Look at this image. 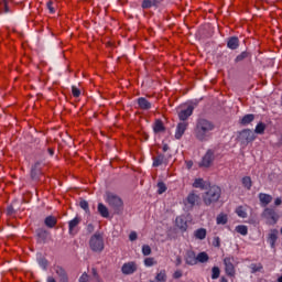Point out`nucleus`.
<instances>
[{
	"label": "nucleus",
	"mask_w": 282,
	"mask_h": 282,
	"mask_svg": "<svg viewBox=\"0 0 282 282\" xmlns=\"http://www.w3.org/2000/svg\"><path fill=\"white\" fill-rule=\"evenodd\" d=\"M215 131V122L200 118L196 122L194 129V135L198 142H208L213 138V132Z\"/></svg>",
	"instance_id": "obj_1"
},
{
	"label": "nucleus",
	"mask_w": 282,
	"mask_h": 282,
	"mask_svg": "<svg viewBox=\"0 0 282 282\" xmlns=\"http://www.w3.org/2000/svg\"><path fill=\"white\" fill-rule=\"evenodd\" d=\"M104 199L106 204H108L113 215H122V212L124 210V202L122 198H120V196L115 193L107 192L104 196Z\"/></svg>",
	"instance_id": "obj_2"
},
{
	"label": "nucleus",
	"mask_w": 282,
	"mask_h": 282,
	"mask_svg": "<svg viewBox=\"0 0 282 282\" xmlns=\"http://www.w3.org/2000/svg\"><path fill=\"white\" fill-rule=\"evenodd\" d=\"M221 197V188L219 186H212L203 195V202L205 206H210V204H215V202H219Z\"/></svg>",
	"instance_id": "obj_3"
},
{
	"label": "nucleus",
	"mask_w": 282,
	"mask_h": 282,
	"mask_svg": "<svg viewBox=\"0 0 282 282\" xmlns=\"http://www.w3.org/2000/svg\"><path fill=\"white\" fill-rule=\"evenodd\" d=\"M89 246L93 252H102L105 250V238L101 234H95L90 237Z\"/></svg>",
	"instance_id": "obj_4"
},
{
	"label": "nucleus",
	"mask_w": 282,
	"mask_h": 282,
	"mask_svg": "<svg viewBox=\"0 0 282 282\" xmlns=\"http://www.w3.org/2000/svg\"><path fill=\"white\" fill-rule=\"evenodd\" d=\"M235 257H226L224 259V265H225V272L227 276H231L235 279V275L237 274V270H235Z\"/></svg>",
	"instance_id": "obj_5"
},
{
	"label": "nucleus",
	"mask_w": 282,
	"mask_h": 282,
	"mask_svg": "<svg viewBox=\"0 0 282 282\" xmlns=\"http://www.w3.org/2000/svg\"><path fill=\"white\" fill-rule=\"evenodd\" d=\"M121 272L126 276H129L131 274H135L138 272V263L135 261H129L122 264Z\"/></svg>",
	"instance_id": "obj_6"
},
{
	"label": "nucleus",
	"mask_w": 282,
	"mask_h": 282,
	"mask_svg": "<svg viewBox=\"0 0 282 282\" xmlns=\"http://www.w3.org/2000/svg\"><path fill=\"white\" fill-rule=\"evenodd\" d=\"M239 140L242 143L249 144V142H254V140H257V135L252 130L247 129L240 132Z\"/></svg>",
	"instance_id": "obj_7"
},
{
	"label": "nucleus",
	"mask_w": 282,
	"mask_h": 282,
	"mask_svg": "<svg viewBox=\"0 0 282 282\" xmlns=\"http://www.w3.org/2000/svg\"><path fill=\"white\" fill-rule=\"evenodd\" d=\"M215 161V151L208 150L206 154L203 156V160L200 162V166H204L205 169H208L210 164Z\"/></svg>",
	"instance_id": "obj_8"
},
{
	"label": "nucleus",
	"mask_w": 282,
	"mask_h": 282,
	"mask_svg": "<svg viewBox=\"0 0 282 282\" xmlns=\"http://www.w3.org/2000/svg\"><path fill=\"white\" fill-rule=\"evenodd\" d=\"M262 217H264V219H268V221H271L272 224H276V221H279V216L276 215V212L272 208H265L262 213Z\"/></svg>",
	"instance_id": "obj_9"
},
{
	"label": "nucleus",
	"mask_w": 282,
	"mask_h": 282,
	"mask_svg": "<svg viewBox=\"0 0 282 282\" xmlns=\"http://www.w3.org/2000/svg\"><path fill=\"white\" fill-rule=\"evenodd\" d=\"M194 109L195 108L193 106H187L186 108H183L178 112L180 120H182L183 122H186V120H188V118H191V116H193Z\"/></svg>",
	"instance_id": "obj_10"
},
{
	"label": "nucleus",
	"mask_w": 282,
	"mask_h": 282,
	"mask_svg": "<svg viewBox=\"0 0 282 282\" xmlns=\"http://www.w3.org/2000/svg\"><path fill=\"white\" fill-rule=\"evenodd\" d=\"M184 259L186 265H197V256L195 254V251H186Z\"/></svg>",
	"instance_id": "obj_11"
},
{
	"label": "nucleus",
	"mask_w": 282,
	"mask_h": 282,
	"mask_svg": "<svg viewBox=\"0 0 282 282\" xmlns=\"http://www.w3.org/2000/svg\"><path fill=\"white\" fill-rule=\"evenodd\" d=\"M186 129H188V122L182 121L177 124L176 131H175V138L176 140H181L182 135L186 132Z\"/></svg>",
	"instance_id": "obj_12"
},
{
	"label": "nucleus",
	"mask_w": 282,
	"mask_h": 282,
	"mask_svg": "<svg viewBox=\"0 0 282 282\" xmlns=\"http://www.w3.org/2000/svg\"><path fill=\"white\" fill-rule=\"evenodd\" d=\"M137 104H138L139 109H142L143 111H149V109H151V107H152L151 101H149V100H148L147 98H144V97H140V98L137 100Z\"/></svg>",
	"instance_id": "obj_13"
},
{
	"label": "nucleus",
	"mask_w": 282,
	"mask_h": 282,
	"mask_svg": "<svg viewBox=\"0 0 282 282\" xmlns=\"http://www.w3.org/2000/svg\"><path fill=\"white\" fill-rule=\"evenodd\" d=\"M176 226L182 230L183 232H186V229L188 228V225L186 223V218L184 216L176 217Z\"/></svg>",
	"instance_id": "obj_14"
},
{
	"label": "nucleus",
	"mask_w": 282,
	"mask_h": 282,
	"mask_svg": "<svg viewBox=\"0 0 282 282\" xmlns=\"http://www.w3.org/2000/svg\"><path fill=\"white\" fill-rule=\"evenodd\" d=\"M53 270L57 274V276H59L61 281H67V272H65V269H63V267L55 265Z\"/></svg>",
	"instance_id": "obj_15"
},
{
	"label": "nucleus",
	"mask_w": 282,
	"mask_h": 282,
	"mask_svg": "<svg viewBox=\"0 0 282 282\" xmlns=\"http://www.w3.org/2000/svg\"><path fill=\"white\" fill-rule=\"evenodd\" d=\"M278 235H279V231L276 229L271 230V232L269 234L268 241H269L271 248H275L276 239H279Z\"/></svg>",
	"instance_id": "obj_16"
},
{
	"label": "nucleus",
	"mask_w": 282,
	"mask_h": 282,
	"mask_svg": "<svg viewBox=\"0 0 282 282\" xmlns=\"http://www.w3.org/2000/svg\"><path fill=\"white\" fill-rule=\"evenodd\" d=\"M41 174V163L36 162L31 169V177L32 180H39V175Z\"/></svg>",
	"instance_id": "obj_17"
},
{
	"label": "nucleus",
	"mask_w": 282,
	"mask_h": 282,
	"mask_svg": "<svg viewBox=\"0 0 282 282\" xmlns=\"http://www.w3.org/2000/svg\"><path fill=\"white\" fill-rule=\"evenodd\" d=\"M259 199L261 206H268L272 202V195L265 194V193H260L259 194Z\"/></svg>",
	"instance_id": "obj_18"
},
{
	"label": "nucleus",
	"mask_w": 282,
	"mask_h": 282,
	"mask_svg": "<svg viewBox=\"0 0 282 282\" xmlns=\"http://www.w3.org/2000/svg\"><path fill=\"white\" fill-rule=\"evenodd\" d=\"M97 210H98L99 215H101L105 219L109 218V208L107 206H105V204L99 203Z\"/></svg>",
	"instance_id": "obj_19"
},
{
	"label": "nucleus",
	"mask_w": 282,
	"mask_h": 282,
	"mask_svg": "<svg viewBox=\"0 0 282 282\" xmlns=\"http://www.w3.org/2000/svg\"><path fill=\"white\" fill-rule=\"evenodd\" d=\"M227 47L229 50H237L239 47V37L232 36L227 42Z\"/></svg>",
	"instance_id": "obj_20"
},
{
	"label": "nucleus",
	"mask_w": 282,
	"mask_h": 282,
	"mask_svg": "<svg viewBox=\"0 0 282 282\" xmlns=\"http://www.w3.org/2000/svg\"><path fill=\"white\" fill-rule=\"evenodd\" d=\"M187 203H188L191 206H195V205L199 204V195H197V194H195V193L188 194V196H187Z\"/></svg>",
	"instance_id": "obj_21"
},
{
	"label": "nucleus",
	"mask_w": 282,
	"mask_h": 282,
	"mask_svg": "<svg viewBox=\"0 0 282 282\" xmlns=\"http://www.w3.org/2000/svg\"><path fill=\"white\" fill-rule=\"evenodd\" d=\"M210 259V257H208V253L206 252H200L196 256V264L198 263H208V260Z\"/></svg>",
	"instance_id": "obj_22"
},
{
	"label": "nucleus",
	"mask_w": 282,
	"mask_h": 282,
	"mask_svg": "<svg viewBox=\"0 0 282 282\" xmlns=\"http://www.w3.org/2000/svg\"><path fill=\"white\" fill-rule=\"evenodd\" d=\"M166 270L162 269L160 272L156 273L154 282H166Z\"/></svg>",
	"instance_id": "obj_23"
},
{
	"label": "nucleus",
	"mask_w": 282,
	"mask_h": 282,
	"mask_svg": "<svg viewBox=\"0 0 282 282\" xmlns=\"http://www.w3.org/2000/svg\"><path fill=\"white\" fill-rule=\"evenodd\" d=\"M193 187L204 191V188H206V182L204 181V178H196L193 183Z\"/></svg>",
	"instance_id": "obj_24"
},
{
	"label": "nucleus",
	"mask_w": 282,
	"mask_h": 282,
	"mask_svg": "<svg viewBox=\"0 0 282 282\" xmlns=\"http://www.w3.org/2000/svg\"><path fill=\"white\" fill-rule=\"evenodd\" d=\"M216 224L221 226H225V224H228V215L219 214L216 218Z\"/></svg>",
	"instance_id": "obj_25"
},
{
	"label": "nucleus",
	"mask_w": 282,
	"mask_h": 282,
	"mask_svg": "<svg viewBox=\"0 0 282 282\" xmlns=\"http://www.w3.org/2000/svg\"><path fill=\"white\" fill-rule=\"evenodd\" d=\"M194 237L196 239H199L200 241L206 239V229L205 228H199L194 232Z\"/></svg>",
	"instance_id": "obj_26"
},
{
	"label": "nucleus",
	"mask_w": 282,
	"mask_h": 282,
	"mask_svg": "<svg viewBox=\"0 0 282 282\" xmlns=\"http://www.w3.org/2000/svg\"><path fill=\"white\" fill-rule=\"evenodd\" d=\"M44 224L45 226H47V228H54L56 226V218L53 216H48L45 218Z\"/></svg>",
	"instance_id": "obj_27"
},
{
	"label": "nucleus",
	"mask_w": 282,
	"mask_h": 282,
	"mask_svg": "<svg viewBox=\"0 0 282 282\" xmlns=\"http://www.w3.org/2000/svg\"><path fill=\"white\" fill-rule=\"evenodd\" d=\"M78 224H80V219H78V218H74L73 220H70L68 223V228H69L70 235H74V230H75L76 226H78Z\"/></svg>",
	"instance_id": "obj_28"
},
{
	"label": "nucleus",
	"mask_w": 282,
	"mask_h": 282,
	"mask_svg": "<svg viewBox=\"0 0 282 282\" xmlns=\"http://www.w3.org/2000/svg\"><path fill=\"white\" fill-rule=\"evenodd\" d=\"M254 133H257L258 135H263V133H265V123L259 122L256 126Z\"/></svg>",
	"instance_id": "obj_29"
},
{
	"label": "nucleus",
	"mask_w": 282,
	"mask_h": 282,
	"mask_svg": "<svg viewBox=\"0 0 282 282\" xmlns=\"http://www.w3.org/2000/svg\"><path fill=\"white\" fill-rule=\"evenodd\" d=\"M165 156L164 154H159L153 159V166H162L164 164Z\"/></svg>",
	"instance_id": "obj_30"
},
{
	"label": "nucleus",
	"mask_w": 282,
	"mask_h": 282,
	"mask_svg": "<svg viewBox=\"0 0 282 282\" xmlns=\"http://www.w3.org/2000/svg\"><path fill=\"white\" fill-rule=\"evenodd\" d=\"M254 121V115H246L245 117L241 118L240 123L246 126L250 124V122Z\"/></svg>",
	"instance_id": "obj_31"
},
{
	"label": "nucleus",
	"mask_w": 282,
	"mask_h": 282,
	"mask_svg": "<svg viewBox=\"0 0 282 282\" xmlns=\"http://www.w3.org/2000/svg\"><path fill=\"white\" fill-rule=\"evenodd\" d=\"M236 232H238V235H242V237H246V235H248V226H246V225H238L236 227Z\"/></svg>",
	"instance_id": "obj_32"
},
{
	"label": "nucleus",
	"mask_w": 282,
	"mask_h": 282,
	"mask_svg": "<svg viewBox=\"0 0 282 282\" xmlns=\"http://www.w3.org/2000/svg\"><path fill=\"white\" fill-rule=\"evenodd\" d=\"M242 186H245L247 191H250V188H252V178L250 176L242 177Z\"/></svg>",
	"instance_id": "obj_33"
},
{
	"label": "nucleus",
	"mask_w": 282,
	"mask_h": 282,
	"mask_svg": "<svg viewBox=\"0 0 282 282\" xmlns=\"http://www.w3.org/2000/svg\"><path fill=\"white\" fill-rule=\"evenodd\" d=\"M236 214L238 215V217H240L241 219H246V217H248V213L246 212V208H243V206H239L236 208Z\"/></svg>",
	"instance_id": "obj_34"
},
{
	"label": "nucleus",
	"mask_w": 282,
	"mask_h": 282,
	"mask_svg": "<svg viewBox=\"0 0 282 282\" xmlns=\"http://www.w3.org/2000/svg\"><path fill=\"white\" fill-rule=\"evenodd\" d=\"M153 129L154 133H162V131H164V123H162L161 120H158L155 121Z\"/></svg>",
	"instance_id": "obj_35"
},
{
	"label": "nucleus",
	"mask_w": 282,
	"mask_h": 282,
	"mask_svg": "<svg viewBox=\"0 0 282 282\" xmlns=\"http://www.w3.org/2000/svg\"><path fill=\"white\" fill-rule=\"evenodd\" d=\"M251 269V274H256V272H261V270H263V265L261 263H252L250 265Z\"/></svg>",
	"instance_id": "obj_36"
},
{
	"label": "nucleus",
	"mask_w": 282,
	"mask_h": 282,
	"mask_svg": "<svg viewBox=\"0 0 282 282\" xmlns=\"http://www.w3.org/2000/svg\"><path fill=\"white\" fill-rule=\"evenodd\" d=\"M219 274H221V271L219 270V267H213L212 269V279H219Z\"/></svg>",
	"instance_id": "obj_37"
},
{
	"label": "nucleus",
	"mask_w": 282,
	"mask_h": 282,
	"mask_svg": "<svg viewBox=\"0 0 282 282\" xmlns=\"http://www.w3.org/2000/svg\"><path fill=\"white\" fill-rule=\"evenodd\" d=\"M153 6H155V3L151 0H143L142 2V8L144 10H148L149 8H153Z\"/></svg>",
	"instance_id": "obj_38"
},
{
	"label": "nucleus",
	"mask_w": 282,
	"mask_h": 282,
	"mask_svg": "<svg viewBox=\"0 0 282 282\" xmlns=\"http://www.w3.org/2000/svg\"><path fill=\"white\" fill-rule=\"evenodd\" d=\"M144 265L147 268H151V267L155 265V259L154 258H145Z\"/></svg>",
	"instance_id": "obj_39"
},
{
	"label": "nucleus",
	"mask_w": 282,
	"mask_h": 282,
	"mask_svg": "<svg viewBox=\"0 0 282 282\" xmlns=\"http://www.w3.org/2000/svg\"><path fill=\"white\" fill-rule=\"evenodd\" d=\"M158 193H159V195H162V193H166V184H164V183H158Z\"/></svg>",
	"instance_id": "obj_40"
},
{
	"label": "nucleus",
	"mask_w": 282,
	"mask_h": 282,
	"mask_svg": "<svg viewBox=\"0 0 282 282\" xmlns=\"http://www.w3.org/2000/svg\"><path fill=\"white\" fill-rule=\"evenodd\" d=\"M79 206L83 208V210H85V213H89V203H87V200H82Z\"/></svg>",
	"instance_id": "obj_41"
},
{
	"label": "nucleus",
	"mask_w": 282,
	"mask_h": 282,
	"mask_svg": "<svg viewBox=\"0 0 282 282\" xmlns=\"http://www.w3.org/2000/svg\"><path fill=\"white\" fill-rule=\"evenodd\" d=\"M142 254H143L144 257H149V254H151V247L148 246V245H144V246L142 247Z\"/></svg>",
	"instance_id": "obj_42"
},
{
	"label": "nucleus",
	"mask_w": 282,
	"mask_h": 282,
	"mask_svg": "<svg viewBox=\"0 0 282 282\" xmlns=\"http://www.w3.org/2000/svg\"><path fill=\"white\" fill-rule=\"evenodd\" d=\"M245 58H248V53L242 52L240 55H238L235 59L236 63H241Z\"/></svg>",
	"instance_id": "obj_43"
},
{
	"label": "nucleus",
	"mask_w": 282,
	"mask_h": 282,
	"mask_svg": "<svg viewBox=\"0 0 282 282\" xmlns=\"http://www.w3.org/2000/svg\"><path fill=\"white\" fill-rule=\"evenodd\" d=\"M72 94L74 96V98H79L80 97V89H78V87L73 86L72 87Z\"/></svg>",
	"instance_id": "obj_44"
},
{
	"label": "nucleus",
	"mask_w": 282,
	"mask_h": 282,
	"mask_svg": "<svg viewBox=\"0 0 282 282\" xmlns=\"http://www.w3.org/2000/svg\"><path fill=\"white\" fill-rule=\"evenodd\" d=\"M39 265L43 268V270H47V260H45L44 258L40 259Z\"/></svg>",
	"instance_id": "obj_45"
},
{
	"label": "nucleus",
	"mask_w": 282,
	"mask_h": 282,
	"mask_svg": "<svg viewBox=\"0 0 282 282\" xmlns=\"http://www.w3.org/2000/svg\"><path fill=\"white\" fill-rule=\"evenodd\" d=\"M46 8L50 11L51 14H54L55 10H54V3L52 1H48L46 3Z\"/></svg>",
	"instance_id": "obj_46"
},
{
	"label": "nucleus",
	"mask_w": 282,
	"mask_h": 282,
	"mask_svg": "<svg viewBox=\"0 0 282 282\" xmlns=\"http://www.w3.org/2000/svg\"><path fill=\"white\" fill-rule=\"evenodd\" d=\"M79 282H89V275L87 273H83L79 278Z\"/></svg>",
	"instance_id": "obj_47"
},
{
	"label": "nucleus",
	"mask_w": 282,
	"mask_h": 282,
	"mask_svg": "<svg viewBox=\"0 0 282 282\" xmlns=\"http://www.w3.org/2000/svg\"><path fill=\"white\" fill-rule=\"evenodd\" d=\"M130 241H135L138 239V234L135 231H131L129 235Z\"/></svg>",
	"instance_id": "obj_48"
},
{
	"label": "nucleus",
	"mask_w": 282,
	"mask_h": 282,
	"mask_svg": "<svg viewBox=\"0 0 282 282\" xmlns=\"http://www.w3.org/2000/svg\"><path fill=\"white\" fill-rule=\"evenodd\" d=\"M173 278L174 279H182V271H180V270L175 271L174 274H173Z\"/></svg>",
	"instance_id": "obj_49"
},
{
	"label": "nucleus",
	"mask_w": 282,
	"mask_h": 282,
	"mask_svg": "<svg viewBox=\"0 0 282 282\" xmlns=\"http://www.w3.org/2000/svg\"><path fill=\"white\" fill-rule=\"evenodd\" d=\"M281 204H282V200H281V198H275V200H274V205L275 206H281Z\"/></svg>",
	"instance_id": "obj_50"
},
{
	"label": "nucleus",
	"mask_w": 282,
	"mask_h": 282,
	"mask_svg": "<svg viewBox=\"0 0 282 282\" xmlns=\"http://www.w3.org/2000/svg\"><path fill=\"white\" fill-rule=\"evenodd\" d=\"M186 167L193 169V161H186Z\"/></svg>",
	"instance_id": "obj_51"
},
{
	"label": "nucleus",
	"mask_w": 282,
	"mask_h": 282,
	"mask_svg": "<svg viewBox=\"0 0 282 282\" xmlns=\"http://www.w3.org/2000/svg\"><path fill=\"white\" fill-rule=\"evenodd\" d=\"M176 265H182V258L181 257L176 258Z\"/></svg>",
	"instance_id": "obj_52"
},
{
	"label": "nucleus",
	"mask_w": 282,
	"mask_h": 282,
	"mask_svg": "<svg viewBox=\"0 0 282 282\" xmlns=\"http://www.w3.org/2000/svg\"><path fill=\"white\" fill-rule=\"evenodd\" d=\"M46 282H56V279H54V276H48Z\"/></svg>",
	"instance_id": "obj_53"
},
{
	"label": "nucleus",
	"mask_w": 282,
	"mask_h": 282,
	"mask_svg": "<svg viewBox=\"0 0 282 282\" xmlns=\"http://www.w3.org/2000/svg\"><path fill=\"white\" fill-rule=\"evenodd\" d=\"M215 241H216V245H215V246H216L217 248H219V246H220L219 237H216V238H215Z\"/></svg>",
	"instance_id": "obj_54"
},
{
	"label": "nucleus",
	"mask_w": 282,
	"mask_h": 282,
	"mask_svg": "<svg viewBox=\"0 0 282 282\" xmlns=\"http://www.w3.org/2000/svg\"><path fill=\"white\" fill-rule=\"evenodd\" d=\"M220 282H228V279H226L225 276H221Z\"/></svg>",
	"instance_id": "obj_55"
},
{
	"label": "nucleus",
	"mask_w": 282,
	"mask_h": 282,
	"mask_svg": "<svg viewBox=\"0 0 282 282\" xmlns=\"http://www.w3.org/2000/svg\"><path fill=\"white\" fill-rule=\"evenodd\" d=\"M48 153H50V155H54V150L48 149Z\"/></svg>",
	"instance_id": "obj_56"
},
{
	"label": "nucleus",
	"mask_w": 282,
	"mask_h": 282,
	"mask_svg": "<svg viewBox=\"0 0 282 282\" xmlns=\"http://www.w3.org/2000/svg\"><path fill=\"white\" fill-rule=\"evenodd\" d=\"M163 151H164V152L169 151V147H167V145H164V147H163Z\"/></svg>",
	"instance_id": "obj_57"
},
{
	"label": "nucleus",
	"mask_w": 282,
	"mask_h": 282,
	"mask_svg": "<svg viewBox=\"0 0 282 282\" xmlns=\"http://www.w3.org/2000/svg\"><path fill=\"white\" fill-rule=\"evenodd\" d=\"M8 213H9V215L12 213V207L8 208Z\"/></svg>",
	"instance_id": "obj_58"
},
{
	"label": "nucleus",
	"mask_w": 282,
	"mask_h": 282,
	"mask_svg": "<svg viewBox=\"0 0 282 282\" xmlns=\"http://www.w3.org/2000/svg\"><path fill=\"white\" fill-rule=\"evenodd\" d=\"M278 282H282V275L278 279Z\"/></svg>",
	"instance_id": "obj_59"
},
{
	"label": "nucleus",
	"mask_w": 282,
	"mask_h": 282,
	"mask_svg": "<svg viewBox=\"0 0 282 282\" xmlns=\"http://www.w3.org/2000/svg\"><path fill=\"white\" fill-rule=\"evenodd\" d=\"M6 12H8V7H6Z\"/></svg>",
	"instance_id": "obj_60"
}]
</instances>
